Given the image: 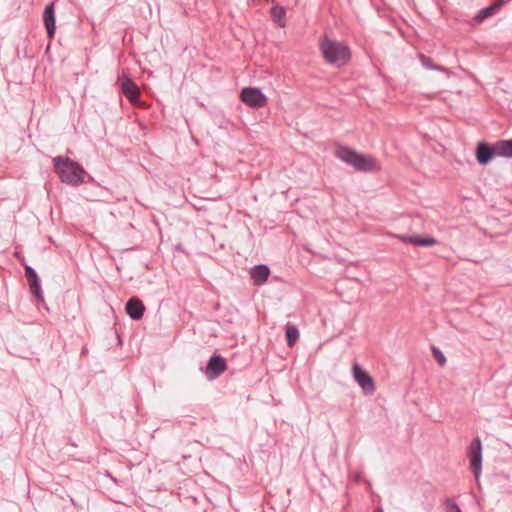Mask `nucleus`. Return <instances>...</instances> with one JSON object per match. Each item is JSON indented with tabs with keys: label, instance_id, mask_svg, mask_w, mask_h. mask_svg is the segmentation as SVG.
<instances>
[{
	"label": "nucleus",
	"instance_id": "f257e3e1",
	"mask_svg": "<svg viewBox=\"0 0 512 512\" xmlns=\"http://www.w3.org/2000/svg\"><path fill=\"white\" fill-rule=\"evenodd\" d=\"M56 173L60 180L71 186H78L84 182L86 171L78 163L68 157L57 156L53 158Z\"/></svg>",
	"mask_w": 512,
	"mask_h": 512
},
{
	"label": "nucleus",
	"instance_id": "f03ea898",
	"mask_svg": "<svg viewBox=\"0 0 512 512\" xmlns=\"http://www.w3.org/2000/svg\"><path fill=\"white\" fill-rule=\"evenodd\" d=\"M336 155L339 159L359 171L373 172L380 169L377 161L373 157L359 154L347 147H338Z\"/></svg>",
	"mask_w": 512,
	"mask_h": 512
},
{
	"label": "nucleus",
	"instance_id": "7ed1b4c3",
	"mask_svg": "<svg viewBox=\"0 0 512 512\" xmlns=\"http://www.w3.org/2000/svg\"><path fill=\"white\" fill-rule=\"evenodd\" d=\"M322 55L332 66L342 67L351 59V52L347 45L330 39L322 40Z\"/></svg>",
	"mask_w": 512,
	"mask_h": 512
},
{
	"label": "nucleus",
	"instance_id": "20e7f679",
	"mask_svg": "<svg viewBox=\"0 0 512 512\" xmlns=\"http://www.w3.org/2000/svg\"><path fill=\"white\" fill-rule=\"evenodd\" d=\"M240 99L247 106L260 108L266 104L267 98L261 89L256 87H245L241 90Z\"/></svg>",
	"mask_w": 512,
	"mask_h": 512
},
{
	"label": "nucleus",
	"instance_id": "39448f33",
	"mask_svg": "<svg viewBox=\"0 0 512 512\" xmlns=\"http://www.w3.org/2000/svg\"><path fill=\"white\" fill-rule=\"evenodd\" d=\"M471 468L476 480L479 479L482 471V444L479 437H476L468 449Z\"/></svg>",
	"mask_w": 512,
	"mask_h": 512
},
{
	"label": "nucleus",
	"instance_id": "423d86ee",
	"mask_svg": "<svg viewBox=\"0 0 512 512\" xmlns=\"http://www.w3.org/2000/svg\"><path fill=\"white\" fill-rule=\"evenodd\" d=\"M352 374L354 380L362 388L365 394L372 395L375 392L374 380L358 363L353 364Z\"/></svg>",
	"mask_w": 512,
	"mask_h": 512
},
{
	"label": "nucleus",
	"instance_id": "0eeeda50",
	"mask_svg": "<svg viewBox=\"0 0 512 512\" xmlns=\"http://www.w3.org/2000/svg\"><path fill=\"white\" fill-rule=\"evenodd\" d=\"M226 369V359L219 354H213L207 362L204 373L208 380H214L226 371Z\"/></svg>",
	"mask_w": 512,
	"mask_h": 512
},
{
	"label": "nucleus",
	"instance_id": "6e6552de",
	"mask_svg": "<svg viewBox=\"0 0 512 512\" xmlns=\"http://www.w3.org/2000/svg\"><path fill=\"white\" fill-rule=\"evenodd\" d=\"M496 156H498L497 142L494 145L484 141L477 144L475 157L480 165L489 164Z\"/></svg>",
	"mask_w": 512,
	"mask_h": 512
},
{
	"label": "nucleus",
	"instance_id": "1a4fd4ad",
	"mask_svg": "<svg viewBox=\"0 0 512 512\" xmlns=\"http://www.w3.org/2000/svg\"><path fill=\"white\" fill-rule=\"evenodd\" d=\"M121 91L125 95V97L131 102L136 103L140 98V91L136 83L129 78L128 76H124L120 80Z\"/></svg>",
	"mask_w": 512,
	"mask_h": 512
},
{
	"label": "nucleus",
	"instance_id": "9d476101",
	"mask_svg": "<svg viewBox=\"0 0 512 512\" xmlns=\"http://www.w3.org/2000/svg\"><path fill=\"white\" fill-rule=\"evenodd\" d=\"M43 23L47 32V36L52 39L56 30V16L54 2L48 4L43 12Z\"/></svg>",
	"mask_w": 512,
	"mask_h": 512
},
{
	"label": "nucleus",
	"instance_id": "9b49d317",
	"mask_svg": "<svg viewBox=\"0 0 512 512\" xmlns=\"http://www.w3.org/2000/svg\"><path fill=\"white\" fill-rule=\"evenodd\" d=\"M145 309L143 302L137 297L130 298L125 305L126 313L136 321L142 319Z\"/></svg>",
	"mask_w": 512,
	"mask_h": 512
},
{
	"label": "nucleus",
	"instance_id": "f8f14e48",
	"mask_svg": "<svg viewBox=\"0 0 512 512\" xmlns=\"http://www.w3.org/2000/svg\"><path fill=\"white\" fill-rule=\"evenodd\" d=\"M270 275V269L265 264H259L251 269V278L255 285L264 284Z\"/></svg>",
	"mask_w": 512,
	"mask_h": 512
},
{
	"label": "nucleus",
	"instance_id": "ddd939ff",
	"mask_svg": "<svg viewBox=\"0 0 512 512\" xmlns=\"http://www.w3.org/2000/svg\"><path fill=\"white\" fill-rule=\"evenodd\" d=\"M397 238L405 243H410L416 246H434L437 244V240L433 237L422 238L419 236H409V235H398Z\"/></svg>",
	"mask_w": 512,
	"mask_h": 512
},
{
	"label": "nucleus",
	"instance_id": "4468645a",
	"mask_svg": "<svg viewBox=\"0 0 512 512\" xmlns=\"http://www.w3.org/2000/svg\"><path fill=\"white\" fill-rule=\"evenodd\" d=\"M270 16L272 20L278 24L279 27L284 28L286 26V10L284 7L280 5H274L270 10Z\"/></svg>",
	"mask_w": 512,
	"mask_h": 512
},
{
	"label": "nucleus",
	"instance_id": "2eb2a0df",
	"mask_svg": "<svg viewBox=\"0 0 512 512\" xmlns=\"http://www.w3.org/2000/svg\"><path fill=\"white\" fill-rule=\"evenodd\" d=\"M419 59H420L421 64L426 69L440 71V72L444 73L447 77L451 76V72L447 68H445L443 66L435 65L430 57H427V56L421 54L419 56Z\"/></svg>",
	"mask_w": 512,
	"mask_h": 512
},
{
	"label": "nucleus",
	"instance_id": "dca6fc26",
	"mask_svg": "<svg viewBox=\"0 0 512 512\" xmlns=\"http://www.w3.org/2000/svg\"><path fill=\"white\" fill-rule=\"evenodd\" d=\"M498 157L512 158V139L497 141Z\"/></svg>",
	"mask_w": 512,
	"mask_h": 512
},
{
	"label": "nucleus",
	"instance_id": "f3484780",
	"mask_svg": "<svg viewBox=\"0 0 512 512\" xmlns=\"http://www.w3.org/2000/svg\"><path fill=\"white\" fill-rule=\"evenodd\" d=\"M29 288L33 296L39 301L44 302L43 292L41 288L40 278L36 277L28 280Z\"/></svg>",
	"mask_w": 512,
	"mask_h": 512
},
{
	"label": "nucleus",
	"instance_id": "a211bd4d",
	"mask_svg": "<svg viewBox=\"0 0 512 512\" xmlns=\"http://www.w3.org/2000/svg\"><path fill=\"white\" fill-rule=\"evenodd\" d=\"M501 7V3H495L489 7H485L481 9L478 14L475 16V21L481 22L484 19L494 15Z\"/></svg>",
	"mask_w": 512,
	"mask_h": 512
},
{
	"label": "nucleus",
	"instance_id": "6ab92c4d",
	"mask_svg": "<svg viewBox=\"0 0 512 512\" xmlns=\"http://www.w3.org/2000/svg\"><path fill=\"white\" fill-rule=\"evenodd\" d=\"M285 337L287 345L293 347L299 337V330L296 326L288 324L285 328Z\"/></svg>",
	"mask_w": 512,
	"mask_h": 512
},
{
	"label": "nucleus",
	"instance_id": "aec40b11",
	"mask_svg": "<svg viewBox=\"0 0 512 512\" xmlns=\"http://www.w3.org/2000/svg\"><path fill=\"white\" fill-rule=\"evenodd\" d=\"M24 270L27 280L38 277L36 270L30 265H24Z\"/></svg>",
	"mask_w": 512,
	"mask_h": 512
},
{
	"label": "nucleus",
	"instance_id": "412c9836",
	"mask_svg": "<svg viewBox=\"0 0 512 512\" xmlns=\"http://www.w3.org/2000/svg\"><path fill=\"white\" fill-rule=\"evenodd\" d=\"M433 355H434V357L436 358V360L438 361V363L441 366L445 365L446 358H445V356L443 355V353L439 349L434 347L433 348Z\"/></svg>",
	"mask_w": 512,
	"mask_h": 512
},
{
	"label": "nucleus",
	"instance_id": "4be33fe9",
	"mask_svg": "<svg viewBox=\"0 0 512 512\" xmlns=\"http://www.w3.org/2000/svg\"><path fill=\"white\" fill-rule=\"evenodd\" d=\"M447 510L448 512H462L459 506L455 502H448L447 503Z\"/></svg>",
	"mask_w": 512,
	"mask_h": 512
},
{
	"label": "nucleus",
	"instance_id": "5701e85b",
	"mask_svg": "<svg viewBox=\"0 0 512 512\" xmlns=\"http://www.w3.org/2000/svg\"><path fill=\"white\" fill-rule=\"evenodd\" d=\"M375 512H384L382 508H378Z\"/></svg>",
	"mask_w": 512,
	"mask_h": 512
},
{
	"label": "nucleus",
	"instance_id": "b1692460",
	"mask_svg": "<svg viewBox=\"0 0 512 512\" xmlns=\"http://www.w3.org/2000/svg\"><path fill=\"white\" fill-rule=\"evenodd\" d=\"M306 249H307V251H309V252L313 253V251H312V250H310V248L306 247Z\"/></svg>",
	"mask_w": 512,
	"mask_h": 512
},
{
	"label": "nucleus",
	"instance_id": "393cba45",
	"mask_svg": "<svg viewBox=\"0 0 512 512\" xmlns=\"http://www.w3.org/2000/svg\"><path fill=\"white\" fill-rule=\"evenodd\" d=\"M266 2H274L275 0H265Z\"/></svg>",
	"mask_w": 512,
	"mask_h": 512
}]
</instances>
